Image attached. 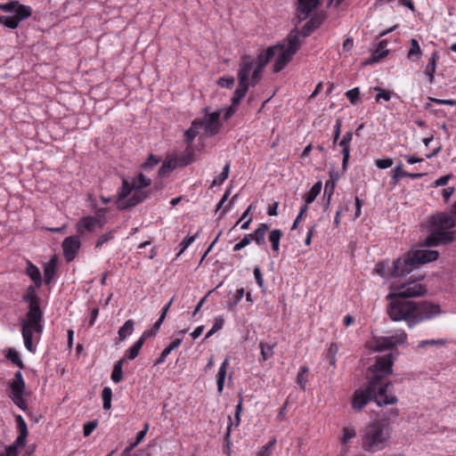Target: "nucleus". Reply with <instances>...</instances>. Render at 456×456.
<instances>
[{
	"instance_id": "f03ea898",
	"label": "nucleus",
	"mask_w": 456,
	"mask_h": 456,
	"mask_svg": "<svg viewBox=\"0 0 456 456\" xmlns=\"http://www.w3.org/2000/svg\"><path fill=\"white\" fill-rule=\"evenodd\" d=\"M299 32L292 30L287 37L286 41L268 47L261 52L255 61V66L264 69L265 65L276 57L273 65V72L278 73L291 61L292 56L299 49Z\"/></svg>"
},
{
	"instance_id": "338daca9",
	"label": "nucleus",
	"mask_w": 456,
	"mask_h": 456,
	"mask_svg": "<svg viewBox=\"0 0 456 456\" xmlns=\"http://www.w3.org/2000/svg\"><path fill=\"white\" fill-rule=\"evenodd\" d=\"M234 84V78L232 77H221L218 80V85L222 87L230 88Z\"/></svg>"
},
{
	"instance_id": "c03bdc74",
	"label": "nucleus",
	"mask_w": 456,
	"mask_h": 456,
	"mask_svg": "<svg viewBox=\"0 0 456 456\" xmlns=\"http://www.w3.org/2000/svg\"><path fill=\"white\" fill-rule=\"evenodd\" d=\"M6 357L8 360H10L12 363L16 364L20 369H23L25 367L24 363L20 360L19 353L15 349H9Z\"/></svg>"
},
{
	"instance_id": "09e8293b",
	"label": "nucleus",
	"mask_w": 456,
	"mask_h": 456,
	"mask_svg": "<svg viewBox=\"0 0 456 456\" xmlns=\"http://www.w3.org/2000/svg\"><path fill=\"white\" fill-rule=\"evenodd\" d=\"M356 436V431L354 427H346L343 429V436L342 443L346 444L350 439L354 438Z\"/></svg>"
},
{
	"instance_id": "2eb2a0df",
	"label": "nucleus",
	"mask_w": 456,
	"mask_h": 456,
	"mask_svg": "<svg viewBox=\"0 0 456 456\" xmlns=\"http://www.w3.org/2000/svg\"><path fill=\"white\" fill-rule=\"evenodd\" d=\"M318 4L319 0H297L296 25L309 18L312 12L315 11Z\"/></svg>"
},
{
	"instance_id": "69168bd1",
	"label": "nucleus",
	"mask_w": 456,
	"mask_h": 456,
	"mask_svg": "<svg viewBox=\"0 0 456 456\" xmlns=\"http://www.w3.org/2000/svg\"><path fill=\"white\" fill-rule=\"evenodd\" d=\"M431 102H436L438 105H451L455 106L456 105V100H451V99H436L433 97L428 98Z\"/></svg>"
},
{
	"instance_id": "603ef678",
	"label": "nucleus",
	"mask_w": 456,
	"mask_h": 456,
	"mask_svg": "<svg viewBox=\"0 0 456 456\" xmlns=\"http://www.w3.org/2000/svg\"><path fill=\"white\" fill-rule=\"evenodd\" d=\"M198 236L199 232H197L194 235L185 237L180 243V254L183 253L192 242H194Z\"/></svg>"
},
{
	"instance_id": "c9c22d12",
	"label": "nucleus",
	"mask_w": 456,
	"mask_h": 456,
	"mask_svg": "<svg viewBox=\"0 0 456 456\" xmlns=\"http://www.w3.org/2000/svg\"><path fill=\"white\" fill-rule=\"evenodd\" d=\"M125 362V359L118 360L112 370L111 372V379L114 383H119L123 379V370L122 366Z\"/></svg>"
},
{
	"instance_id": "58836bf2",
	"label": "nucleus",
	"mask_w": 456,
	"mask_h": 456,
	"mask_svg": "<svg viewBox=\"0 0 456 456\" xmlns=\"http://www.w3.org/2000/svg\"><path fill=\"white\" fill-rule=\"evenodd\" d=\"M21 6L25 5L20 4L18 1L11 0L9 3L0 4V10L5 12H14V15H16Z\"/></svg>"
},
{
	"instance_id": "e2e57ef3",
	"label": "nucleus",
	"mask_w": 456,
	"mask_h": 456,
	"mask_svg": "<svg viewBox=\"0 0 456 456\" xmlns=\"http://www.w3.org/2000/svg\"><path fill=\"white\" fill-rule=\"evenodd\" d=\"M251 242L250 236L246 234L244 238L233 247V251L237 252L248 246Z\"/></svg>"
},
{
	"instance_id": "9b49d317",
	"label": "nucleus",
	"mask_w": 456,
	"mask_h": 456,
	"mask_svg": "<svg viewBox=\"0 0 456 456\" xmlns=\"http://www.w3.org/2000/svg\"><path fill=\"white\" fill-rule=\"evenodd\" d=\"M407 339V334L404 331H400L395 335L390 337H382L378 338L374 345L371 346L370 349L373 351H383L385 349H389L397 345H402L405 343Z\"/></svg>"
},
{
	"instance_id": "052dcab7",
	"label": "nucleus",
	"mask_w": 456,
	"mask_h": 456,
	"mask_svg": "<svg viewBox=\"0 0 456 456\" xmlns=\"http://www.w3.org/2000/svg\"><path fill=\"white\" fill-rule=\"evenodd\" d=\"M342 155H343V159H342V168L344 171L346 170L347 168V165H348V161H349V158H350V147H342Z\"/></svg>"
},
{
	"instance_id": "f3484780",
	"label": "nucleus",
	"mask_w": 456,
	"mask_h": 456,
	"mask_svg": "<svg viewBox=\"0 0 456 456\" xmlns=\"http://www.w3.org/2000/svg\"><path fill=\"white\" fill-rule=\"evenodd\" d=\"M254 67L255 60L249 55L243 56L238 72L239 82L249 85L248 78Z\"/></svg>"
},
{
	"instance_id": "680f3d73",
	"label": "nucleus",
	"mask_w": 456,
	"mask_h": 456,
	"mask_svg": "<svg viewBox=\"0 0 456 456\" xmlns=\"http://www.w3.org/2000/svg\"><path fill=\"white\" fill-rule=\"evenodd\" d=\"M307 209H308V206H306V204H305L304 206L301 207L300 211L293 223V225L291 228L292 230H295L297 227V225L301 222L303 216L305 215Z\"/></svg>"
},
{
	"instance_id": "0e129e2a",
	"label": "nucleus",
	"mask_w": 456,
	"mask_h": 456,
	"mask_svg": "<svg viewBox=\"0 0 456 456\" xmlns=\"http://www.w3.org/2000/svg\"><path fill=\"white\" fill-rule=\"evenodd\" d=\"M360 92L358 88H353L346 93V95L351 103H355L359 97Z\"/></svg>"
},
{
	"instance_id": "c756f323",
	"label": "nucleus",
	"mask_w": 456,
	"mask_h": 456,
	"mask_svg": "<svg viewBox=\"0 0 456 456\" xmlns=\"http://www.w3.org/2000/svg\"><path fill=\"white\" fill-rule=\"evenodd\" d=\"M282 237V232L280 229H273L270 232L268 239L272 244L273 251L277 255L280 251V240Z\"/></svg>"
},
{
	"instance_id": "a19ab883",
	"label": "nucleus",
	"mask_w": 456,
	"mask_h": 456,
	"mask_svg": "<svg viewBox=\"0 0 456 456\" xmlns=\"http://www.w3.org/2000/svg\"><path fill=\"white\" fill-rule=\"evenodd\" d=\"M200 124L198 120L192 122L191 127L185 132L186 142L191 143L199 134Z\"/></svg>"
},
{
	"instance_id": "bb28decb",
	"label": "nucleus",
	"mask_w": 456,
	"mask_h": 456,
	"mask_svg": "<svg viewBox=\"0 0 456 456\" xmlns=\"http://www.w3.org/2000/svg\"><path fill=\"white\" fill-rule=\"evenodd\" d=\"M151 183V180L142 173L134 177L130 182L134 188V191H142L144 187L149 186Z\"/></svg>"
},
{
	"instance_id": "f8f14e48",
	"label": "nucleus",
	"mask_w": 456,
	"mask_h": 456,
	"mask_svg": "<svg viewBox=\"0 0 456 456\" xmlns=\"http://www.w3.org/2000/svg\"><path fill=\"white\" fill-rule=\"evenodd\" d=\"M415 266L411 255H407L394 261L390 274L393 278L403 277L410 273Z\"/></svg>"
},
{
	"instance_id": "72a5a7b5",
	"label": "nucleus",
	"mask_w": 456,
	"mask_h": 456,
	"mask_svg": "<svg viewBox=\"0 0 456 456\" xmlns=\"http://www.w3.org/2000/svg\"><path fill=\"white\" fill-rule=\"evenodd\" d=\"M391 271L392 267L388 266L387 261H382L378 263L373 270L374 273L379 274L383 278H393L392 275L390 274Z\"/></svg>"
},
{
	"instance_id": "cd10ccee",
	"label": "nucleus",
	"mask_w": 456,
	"mask_h": 456,
	"mask_svg": "<svg viewBox=\"0 0 456 456\" xmlns=\"http://www.w3.org/2000/svg\"><path fill=\"white\" fill-rule=\"evenodd\" d=\"M248 86L249 85L239 82L238 86L234 91L233 96L232 98V104L234 107H237L240 104V100L245 96L248 89Z\"/></svg>"
},
{
	"instance_id": "4d7b16f0",
	"label": "nucleus",
	"mask_w": 456,
	"mask_h": 456,
	"mask_svg": "<svg viewBox=\"0 0 456 456\" xmlns=\"http://www.w3.org/2000/svg\"><path fill=\"white\" fill-rule=\"evenodd\" d=\"M230 170V163H226L225 166L223 168V171L219 174V175L214 180L215 183H224L229 175Z\"/></svg>"
},
{
	"instance_id": "6e6d98bb",
	"label": "nucleus",
	"mask_w": 456,
	"mask_h": 456,
	"mask_svg": "<svg viewBox=\"0 0 456 456\" xmlns=\"http://www.w3.org/2000/svg\"><path fill=\"white\" fill-rule=\"evenodd\" d=\"M393 159L390 158L387 159H377L375 160V165L379 169H386L393 166Z\"/></svg>"
},
{
	"instance_id": "473e14b6",
	"label": "nucleus",
	"mask_w": 456,
	"mask_h": 456,
	"mask_svg": "<svg viewBox=\"0 0 456 456\" xmlns=\"http://www.w3.org/2000/svg\"><path fill=\"white\" fill-rule=\"evenodd\" d=\"M421 55L422 51L418 40L415 38H411L410 40V49L407 53V58L411 61L413 60V58L419 59Z\"/></svg>"
},
{
	"instance_id": "4468645a",
	"label": "nucleus",
	"mask_w": 456,
	"mask_h": 456,
	"mask_svg": "<svg viewBox=\"0 0 456 456\" xmlns=\"http://www.w3.org/2000/svg\"><path fill=\"white\" fill-rule=\"evenodd\" d=\"M220 111H214L212 113L206 114L201 120H199L200 128L204 129V133L208 136H213L216 134L221 127L220 124Z\"/></svg>"
},
{
	"instance_id": "2f4dec72",
	"label": "nucleus",
	"mask_w": 456,
	"mask_h": 456,
	"mask_svg": "<svg viewBox=\"0 0 456 456\" xmlns=\"http://www.w3.org/2000/svg\"><path fill=\"white\" fill-rule=\"evenodd\" d=\"M182 341H183L182 338H175V339H174L170 343V345L162 351L159 358L156 361L155 365L160 364V363L164 362L166 361V358L167 357V355L174 349L177 348L182 344Z\"/></svg>"
},
{
	"instance_id": "13d9d810",
	"label": "nucleus",
	"mask_w": 456,
	"mask_h": 456,
	"mask_svg": "<svg viewBox=\"0 0 456 456\" xmlns=\"http://www.w3.org/2000/svg\"><path fill=\"white\" fill-rule=\"evenodd\" d=\"M264 69L262 68H259V67H256L255 66L251 71V80H250V85L251 86H255L257 84L259 78H260V75L262 73Z\"/></svg>"
},
{
	"instance_id": "5701e85b",
	"label": "nucleus",
	"mask_w": 456,
	"mask_h": 456,
	"mask_svg": "<svg viewBox=\"0 0 456 456\" xmlns=\"http://www.w3.org/2000/svg\"><path fill=\"white\" fill-rule=\"evenodd\" d=\"M146 336V333H144L138 340H136L134 344L126 351L125 356L122 359H125V361L135 359L144 344Z\"/></svg>"
},
{
	"instance_id": "e433bc0d",
	"label": "nucleus",
	"mask_w": 456,
	"mask_h": 456,
	"mask_svg": "<svg viewBox=\"0 0 456 456\" xmlns=\"http://www.w3.org/2000/svg\"><path fill=\"white\" fill-rule=\"evenodd\" d=\"M308 372H309V368L307 366H301L299 372L297 373L296 382L302 390L305 389V385L308 381V379H307Z\"/></svg>"
},
{
	"instance_id": "6e6552de",
	"label": "nucleus",
	"mask_w": 456,
	"mask_h": 456,
	"mask_svg": "<svg viewBox=\"0 0 456 456\" xmlns=\"http://www.w3.org/2000/svg\"><path fill=\"white\" fill-rule=\"evenodd\" d=\"M394 357L392 354L377 357L376 362L370 368L373 377L370 382H377L378 386H386L382 384L380 379L392 373V365Z\"/></svg>"
},
{
	"instance_id": "6ab92c4d",
	"label": "nucleus",
	"mask_w": 456,
	"mask_h": 456,
	"mask_svg": "<svg viewBox=\"0 0 456 456\" xmlns=\"http://www.w3.org/2000/svg\"><path fill=\"white\" fill-rule=\"evenodd\" d=\"M100 224L101 227L103 226V223L101 222L100 219L94 216H84L82 217L78 223L77 224V231L83 234L86 232H91L94 230L97 224Z\"/></svg>"
},
{
	"instance_id": "a878e982",
	"label": "nucleus",
	"mask_w": 456,
	"mask_h": 456,
	"mask_svg": "<svg viewBox=\"0 0 456 456\" xmlns=\"http://www.w3.org/2000/svg\"><path fill=\"white\" fill-rule=\"evenodd\" d=\"M388 54L387 49V41H381L379 44L378 48L372 53L371 57L366 61V63H372L379 61Z\"/></svg>"
},
{
	"instance_id": "39448f33",
	"label": "nucleus",
	"mask_w": 456,
	"mask_h": 456,
	"mask_svg": "<svg viewBox=\"0 0 456 456\" xmlns=\"http://www.w3.org/2000/svg\"><path fill=\"white\" fill-rule=\"evenodd\" d=\"M392 385L378 386L377 382H370L365 389H356L352 400L354 410L360 411L369 401L373 400L379 406L394 404L397 402L396 396L387 395L388 388Z\"/></svg>"
},
{
	"instance_id": "79ce46f5",
	"label": "nucleus",
	"mask_w": 456,
	"mask_h": 456,
	"mask_svg": "<svg viewBox=\"0 0 456 456\" xmlns=\"http://www.w3.org/2000/svg\"><path fill=\"white\" fill-rule=\"evenodd\" d=\"M320 25L318 19H310L303 27L302 33L304 37L309 36Z\"/></svg>"
},
{
	"instance_id": "423d86ee",
	"label": "nucleus",
	"mask_w": 456,
	"mask_h": 456,
	"mask_svg": "<svg viewBox=\"0 0 456 456\" xmlns=\"http://www.w3.org/2000/svg\"><path fill=\"white\" fill-rule=\"evenodd\" d=\"M391 433L392 429L387 423L380 420L370 423L361 432L362 449L371 453L383 450Z\"/></svg>"
},
{
	"instance_id": "de8ad7c7",
	"label": "nucleus",
	"mask_w": 456,
	"mask_h": 456,
	"mask_svg": "<svg viewBox=\"0 0 456 456\" xmlns=\"http://www.w3.org/2000/svg\"><path fill=\"white\" fill-rule=\"evenodd\" d=\"M224 321L223 318L218 317L215 320V323L213 327L207 332L204 339H208L211 336H213L216 331L220 330L224 326Z\"/></svg>"
},
{
	"instance_id": "ea45409f",
	"label": "nucleus",
	"mask_w": 456,
	"mask_h": 456,
	"mask_svg": "<svg viewBox=\"0 0 456 456\" xmlns=\"http://www.w3.org/2000/svg\"><path fill=\"white\" fill-rule=\"evenodd\" d=\"M102 407L108 411L111 408L112 390L109 387H105L102 391Z\"/></svg>"
},
{
	"instance_id": "dca6fc26",
	"label": "nucleus",
	"mask_w": 456,
	"mask_h": 456,
	"mask_svg": "<svg viewBox=\"0 0 456 456\" xmlns=\"http://www.w3.org/2000/svg\"><path fill=\"white\" fill-rule=\"evenodd\" d=\"M80 239L77 235L67 237L62 242V248L65 259L71 262L77 256L80 248Z\"/></svg>"
},
{
	"instance_id": "864d4df0",
	"label": "nucleus",
	"mask_w": 456,
	"mask_h": 456,
	"mask_svg": "<svg viewBox=\"0 0 456 456\" xmlns=\"http://www.w3.org/2000/svg\"><path fill=\"white\" fill-rule=\"evenodd\" d=\"M374 90L378 92V94L376 95V101L377 102H379L381 99L386 101V102L390 101V99H391V92L384 90V89H381V88H379V87H375Z\"/></svg>"
},
{
	"instance_id": "9d476101",
	"label": "nucleus",
	"mask_w": 456,
	"mask_h": 456,
	"mask_svg": "<svg viewBox=\"0 0 456 456\" xmlns=\"http://www.w3.org/2000/svg\"><path fill=\"white\" fill-rule=\"evenodd\" d=\"M391 293L404 299L420 297L427 292L426 288L422 284L416 283L414 281L406 282L399 286H393L391 287Z\"/></svg>"
},
{
	"instance_id": "a211bd4d",
	"label": "nucleus",
	"mask_w": 456,
	"mask_h": 456,
	"mask_svg": "<svg viewBox=\"0 0 456 456\" xmlns=\"http://www.w3.org/2000/svg\"><path fill=\"white\" fill-rule=\"evenodd\" d=\"M438 256V251L432 249H419L411 255L416 265L433 262Z\"/></svg>"
},
{
	"instance_id": "a18cd8bd",
	"label": "nucleus",
	"mask_w": 456,
	"mask_h": 456,
	"mask_svg": "<svg viewBox=\"0 0 456 456\" xmlns=\"http://www.w3.org/2000/svg\"><path fill=\"white\" fill-rule=\"evenodd\" d=\"M44 273H45V282L46 284H49L52 281V280L54 276V273H55V265H54L53 261H51L45 267Z\"/></svg>"
},
{
	"instance_id": "aec40b11",
	"label": "nucleus",
	"mask_w": 456,
	"mask_h": 456,
	"mask_svg": "<svg viewBox=\"0 0 456 456\" xmlns=\"http://www.w3.org/2000/svg\"><path fill=\"white\" fill-rule=\"evenodd\" d=\"M439 58V54L436 51L433 52L428 59V63L425 68V75L430 85L435 82V74L436 69V61Z\"/></svg>"
},
{
	"instance_id": "5fc2aeb1",
	"label": "nucleus",
	"mask_w": 456,
	"mask_h": 456,
	"mask_svg": "<svg viewBox=\"0 0 456 456\" xmlns=\"http://www.w3.org/2000/svg\"><path fill=\"white\" fill-rule=\"evenodd\" d=\"M98 421L97 420H92L85 423L84 428H83V434L85 436H89L94 430L97 428Z\"/></svg>"
},
{
	"instance_id": "3c124183",
	"label": "nucleus",
	"mask_w": 456,
	"mask_h": 456,
	"mask_svg": "<svg viewBox=\"0 0 456 456\" xmlns=\"http://www.w3.org/2000/svg\"><path fill=\"white\" fill-rule=\"evenodd\" d=\"M114 238L113 232H108L104 234H102L97 240L95 248H100L102 247L105 243L109 242Z\"/></svg>"
},
{
	"instance_id": "8fccbe9b",
	"label": "nucleus",
	"mask_w": 456,
	"mask_h": 456,
	"mask_svg": "<svg viewBox=\"0 0 456 456\" xmlns=\"http://www.w3.org/2000/svg\"><path fill=\"white\" fill-rule=\"evenodd\" d=\"M446 344V340L445 339H443V338H440V339H428V340H421L419 344H418V347H425L427 346H445Z\"/></svg>"
},
{
	"instance_id": "37998d69",
	"label": "nucleus",
	"mask_w": 456,
	"mask_h": 456,
	"mask_svg": "<svg viewBox=\"0 0 456 456\" xmlns=\"http://www.w3.org/2000/svg\"><path fill=\"white\" fill-rule=\"evenodd\" d=\"M406 172L403 170V163L399 162L395 168L393 170L391 177V183L396 184L402 177L405 176Z\"/></svg>"
},
{
	"instance_id": "4c0bfd02",
	"label": "nucleus",
	"mask_w": 456,
	"mask_h": 456,
	"mask_svg": "<svg viewBox=\"0 0 456 456\" xmlns=\"http://www.w3.org/2000/svg\"><path fill=\"white\" fill-rule=\"evenodd\" d=\"M134 331V321L127 320L124 325L118 330V338L120 340H125L127 336L131 335Z\"/></svg>"
},
{
	"instance_id": "393cba45",
	"label": "nucleus",
	"mask_w": 456,
	"mask_h": 456,
	"mask_svg": "<svg viewBox=\"0 0 456 456\" xmlns=\"http://www.w3.org/2000/svg\"><path fill=\"white\" fill-rule=\"evenodd\" d=\"M27 275L34 281L36 288H40L42 285V276L39 269L31 262H28L26 268Z\"/></svg>"
},
{
	"instance_id": "0eeeda50",
	"label": "nucleus",
	"mask_w": 456,
	"mask_h": 456,
	"mask_svg": "<svg viewBox=\"0 0 456 456\" xmlns=\"http://www.w3.org/2000/svg\"><path fill=\"white\" fill-rule=\"evenodd\" d=\"M146 197L145 191H134L130 182L127 179H123L122 187L118 192L117 205L119 209H126L141 203Z\"/></svg>"
},
{
	"instance_id": "ddd939ff",
	"label": "nucleus",
	"mask_w": 456,
	"mask_h": 456,
	"mask_svg": "<svg viewBox=\"0 0 456 456\" xmlns=\"http://www.w3.org/2000/svg\"><path fill=\"white\" fill-rule=\"evenodd\" d=\"M32 14V9L29 6H21L18 10V14L10 15H0V24L4 25L8 28L14 29L18 28L19 24L28 18Z\"/></svg>"
},
{
	"instance_id": "4be33fe9",
	"label": "nucleus",
	"mask_w": 456,
	"mask_h": 456,
	"mask_svg": "<svg viewBox=\"0 0 456 456\" xmlns=\"http://www.w3.org/2000/svg\"><path fill=\"white\" fill-rule=\"evenodd\" d=\"M268 228L266 224H260L252 233L248 234L250 236V240H254L258 246H265V237Z\"/></svg>"
},
{
	"instance_id": "20e7f679",
	"label": "nucleus",
	"mask_w": 456,
	"mask_h": 456,
	"mask_svg": "<svg viewBox=\"0 0 456 456\" xmlns=\"http://www.w3.org/2000/svg\"><path fill=\"white\" fill-rule=\"evenodd\" d=\"M456 222L454 218L445 213H438L428 219L429 235L426 238L424 245L437 247L454 240Z\"/></svg>"
},
{
	"instance_id": "f704fd0d",
	"label": "nucleus",
	"mask_w": 456,
	"mask_h": 456,
	"mask_svg": "<svg viewBox=\"0 0 456 456\" xmlns=\"http://www.w3.org/2000/svg\"><path fill=\"white\" fill-rule=\"evenodd\" d=\"M322 190V182L315 183L310 191L305 196V204L308 206V204L312 203L316 197L319 195Z\"/></svg>"
},
{
	"instance_id": "b1692460",
	"label": "nucleus",
	"mask_w": 456,
	"mask_h": 456,
	"mask_svg": "<svg viewBox=\"0 0 456 456\" xmlns=\"http://www.w3.org/2000/svg\"><path fill=\"white\" fill-rule=\"evenodd\" d=\"M228 365H229V358L226 357L224 359V361L222 362V364L219 368L217 376H216V385H217L218 394L223 393Z\"/></svg>"
},
{
	"instance_id": "774afa93",
	"label": "nucleus",
	"mask_w": 456,
	"mask_h": 456,
	"mask_svg": "<svg viewBox=\"0 0 456 456\" xmlns=\"http://www.w3.org/2000/svg\"><path fill=\"white\" fill-rule=\"evenodd\" d=\"M352 139H353V133H352V131H348L347 133H346L344 134L343 138L339 142V146L350 147V142H351Z\"/></svg>"
},
{
	"instance_id": "1a4fd4ad",
	"label": "nucleus",
	"mask_w": 456,
	"mask_h": 456,
	"mask_svg": "<svg viewBox=\"0 0 456 456\" xmlns=\"http://www.w3.org/2000/svg\"><path fill=\"white\" fill-rule=\"evenodd\" d=\"M10 387V398L16 406H18L20 410L25 411L28 407L27 403L23 398V394L25 391V381L20 370L15 373L14 379L11 381Z\"/></svg>"
},
{
	"instance_id": "f257e3e1",
	"label": "nucleus",
	"mask_w": 456,
	"mask_h": 456,
	"mask_svg": "<svg viewBox=\"0 0 456 456\" xmlns=\"http://www.w3.org/2000/svg\"><path fill=\"white\" fill-rule=\"evenodd\" d=\"M389 304L387 313L394 322L406 321L410 328L416 324L432 319L441 313L440 306L436 304L423 301L415 303L389 293L387 296Z\"/></svg>"
},
{
	"instance_id": "c85d7f7f",
	"label": "nucleus",
	"mask_w": 456,
	"mask_h": 456,
	"mask_svg": "<svg viewBox=\"0 0 456 456\" xmlns=\"http://www.w3.org/2000/svg\"><path fill=\"white\" fill-rule=\"evenodd\" d=\"M248 86L249 85L239 82L238 86L234 91L233 96L232 98V104L234 107H237L240 104V100L245 96L248 89Z\"/></svg>"
},
{
	"instance_id": "bf43d9fd",
	"label": "nucleus",
	"mask_w": 456,
	"mask_h": 456,
	"mask_svg": "<svg viewBox=\"0 0 456 456\" xmlns=\"http://www.w3.org/2000/svg\"><path fill=\"white\" fill-rule=\"evenodd\" d=\"M24 446L25 445L17 444L16 440H15L12 444L9 445L6 448L5 452L4 454L8 455V456H18V448L24 447Z\"/></svg>"
},
{
	"instance_id": "412c9836",
	"label": "nucleus",
	"mask_w": 456,
	"mask_h": 456,
	"mask_svg": "<svg viewBox=\"0 0 456 456\" xmlns=\"http://www.w3.org/2000/svg\"><path fill=\"white\" fill-rule=\"evenodd\" d=\"M15 420L19 431V436L16 438V444L26 445V438L28 436V427L26 421L24 420L21 415H17L15 417Z\"/></svg>"
},
{
	"instance_id": "7c9ffc66",
	"label": "nucleus",
	"mask_w": 456,
	"mask_h": 456,
	"mask_svg": "<svg viewBox=\"0 0 456 456\" xmlns=\"http://www.w3.org/2000/svg\"><path fill=\"white\" fill-rule=\"evenodd\" d=\"M276 344L270 345L266 342H260L259 343V348H260V360L265 362L269 360L273 355V348L275 347Z\"/></svg>"
},
{
	"instance_id": "7ed1b4c3",
	"label": "nucleus",
	"mask_w": 456,
	"mask_h": 456,
	"mask_svg": "<svg viewBox=\"0 0 456 456\" xmlns=\"http://www.w3.org/2000/svg\"><path fill=\"white\" fill-rule=\"evenodd\" d=\"M24 302L28 304V311L26 318L21 320V334L24 346L30 353L36 352V346L32 343L33 333L41 334L43 331V313L39 305V297L36 293V288L28 286L22 297Z\"/></svg>"
},
{
	"instance_id": "49530a36",
	"label": "nucleus",
	"mask_w": 456,
	"mask_h": 456,
	"mask_svg": "<svg viewBox=\"0 0 456 456\" xmlns=\"http://www.w3.org/2000/svg\"><path fill=\"white\" fill-rule=\"evenodd\" d=\"M161 159L155 155H151L148 159L142 164V168L144 171L152 169L155 166H157L160 162Z\"/></svg>"
}]
</instances>
